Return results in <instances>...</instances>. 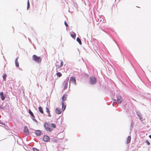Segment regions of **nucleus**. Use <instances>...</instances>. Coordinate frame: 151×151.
I'll use <instances>...</instances> for the list:
<instances>
[{"instance_id": "obj_25", "label": "nucleus", "mask_w": 151, "mask_h": 151, "mask_svg": "<svg viewBox=\"0 0 151 151\" xmlns=\"http://www.w3.org/2000/svg\"><path fill=\"white\" fill-rule=\"evenodd\" d=\"M137 115H138V116L140 118V120L142 119V116L141 115V114H137Z\"/></svg>"}, {"instance_id": "obj_29", "label": "nucleus", "mask_w": 151, "mask_h": 151, "mask_svg": "<svg viewBox=\"0 0 151 151\" xmlns=\"http://www.w3.org/2000/svg\"><path fill=\"white\" fill-rule=\"evenodd\" d=\"M149 137L150 139H151V135H150Z\"/></svg>"}, {"instance_id": "obj_1", "label": "nucleus", "mask_w": 151, "mask_h": 151, "mask_svg": "<svg viewBox=\"0 0 151 151\" xmlns=\"http://www.w3.org/2000/svg\"><path fill=\"white\" fill-rule=\"evenodd\" d=\"M44 127L46 131L48 132H51L56 127L55 124L45 122L44 124Z\"/></svg>"}, {"instance_id": "obj_24", "label": "nucleus", "mask_w": 151, "mask_h": 151, "mask_svg": "<svg viewBox=\"0 0 151 151\" xmlns=\"http://www.w3.org/2000/svg\"><path fill=\"white\" fill-rule=\"evenodd\" d=\"M6 76H7V75L6 74H4L3 76V79L4 80V81H5L6 80Z\"/></svg>"}, {"instance_id": "obj_13", "label": "nucleus", "mask_w": 151, "mask_h": 151, "mask_svg": "<svg viewBox=\"0 0 151 151\" xmlns=\"http://www.w3.org/2000/svg\"><path fill=\"white\" fill-rule=\"evenodd\" d=\"M62 110L64 111L65 109L66 105L65 104L64 102H62Z\"/></svg>"}, {"instance_id": "obj_10", "label": "nucleus", "mask_w": 151, "mask_h": 151, "mask_svg": "<svg viewBox=\"0 0 151 151\" xmlns=\"http://www.w3.org/2000/svg\"><path fill=\"white\" fill-rule=\"evenodd\" d=\"M29 113L32 116V119L34 121H36V119H35V116L34 115L33 113L30 110H29Z\"/></svg>"}, {"instance_id": "obj_28", "label": "nucleus", "mask_w": 151, "mask_h": 151, "mask_svg": "<svg viewBox=\"0 0 151 151\" xmlns=\"http://www.w3.org/2000/svg\"><path fill=\"white\" fill-rule=\"evenodd\" d=\"M64 24H65V26H66V27H68V24H67V23H66V21H65L64 22Z\"/></svg>"}, {"instance_id": "obj_16", "label": "nucleus", "mask_w": 151, "mask_h": 151, "mask_svg": "<svg viewBox=\"0 0 151 151\" xmlns=\"http://www.w3.org/2000/svg\"><path fill=\"white\" fill-rule=\"evenodd\" d=\"M46 111L48 114V116L49 117H50L51 115H50V111L49 109L47 107L46 108Z\"/></svg>"}, {"instance_id": "obj_9", "label": "nucleus", "mask_w": 151, "mask_h": 151, "mask_svg": "<svg viewBox=\"0 0 151 151\" xmlns=\"http://www.w3.org/2000/svg\"><path fill=\"white\" fill-rule=\"evenodd\" d=\"M117 101L119 103H121L122 101V97L120 96H118L117 97Z\"/></svg>"}, {"instance_id": "obj_19", "label": "nucleus", "mask_w": 151, "mask_h": 151, "mask_svg": "<svg viewBox=\"0 0 151 151\" xmlns=\"http://www.w3.org/2000/svg\"><path fill=\"white\" fill-rule=\"evenodd\" d=\"M39 110L40 112L42 114H43L44 113L43 110L42 109V108L41 107V106L39 107Z\"/></svg>"}, {"instance_id": "obj_5", "label": "nucleus", "mask_w": 151, "mask_h": 151, "mask_svg": "<svg viewBox=\"0 0 151 151\" xmlns=\"http://www.w3.org/2000/svg\"><path fill=\"white\" fill-rule=\"evenodd\" d=\"M62 87L63 88L64 90L66 89L68 87V81H64L63 82Z\"/></svg>"}, {"instance_id": "obj_27", "label": "nucleus", "mask_w": 151, "mask_h": 151, "mask_svg": "<svg viewBox=\"0 0 151 151\" xmlns=\"http://www.w3.org/2000/svg\"><path fill=\"white\" fill-rule=\"evenodd\" d=\"M33 150L34 151H39L38 149L36 148H33Z\"/></svg>"}, {"instance_id": "obj_15", "label": "nucleus", "mask_w": 151, "mask_h": 151, "mask_svg": "<svg viewBox=\"0 0 151 151\" xmlns=\"http://www.w3.org/2000/svg\"><path fill=\"white\" fill-rule=\"evenodd\" d=\"M35 134L37 135L40 136L41 134V132L40 130H36L35 132Z\"/></svg>"}, {"instance_id": "obj_3", "label": "nucleus", "mask_w": 151, "mask_h": 151, "mask_svg": "<svg viewBox=\"0 0 151 151\" xmlns=\"http://www.w3.org/2000/svg\"><path fill=\"white\" fill-rule=\"evenodd\" d=\"M96 82V79L93 77H90L89 79V83L91 84H94Z\"/></svg>"}, {"instance_id": "obj_23", "label": "nucleus", "mask_w": 151, "mask_h": 151, "mask_svg": "<svg viewBox=\"0 0 151 151\" xmlns=\"http://www.w3.org/2000/svg\"><path fill=\"white\" fill-rule=\"evenodd\" d=\"M27 4V10H28L29 7V6H30V4H29V0H28Z\"/></svg>"}, {"instance_id": "obj_6", "label": "nucleus", "mask_w": 151, "mask_h": 151, "mask_svg": "<svg viewBox=\"0 0 151 151\" xmlns=\"http://www.w3.org/2000/svg\"><path fill=\"white\" fill-rule=\"evenodd\" d=\"M63 60H61L60 61V65H56V68L57 70L58 69H59V70H60V69L61 67H62L63 65Z\"/></svg>"}, {"instance_id": "obj_17", "label": "nucleus", "mask_w": 151, "mask_h": 151, "mask_svg": "<svg viewBox=\"0 0 151 151\" xmlns=\"http://www.w3.org/2000/svg\"><path fill=\"white\" fill-rule=\"evenodd\" d=\"M131 139V136H128L127 139V142H126L127 143V144L129 143L130 142Z\"/></svg>"}, {"instance_id": "obj_12", "label": "nucleus", "mask_w": 151, "mask_h": 151, "mask_svg": "<svg viewBox=\"0 0 151 151\" xmlns=\"http://www.w3.org/2000/svg\"><path fill=\"white\" fill-rule=\"evenodd\" d=\"M67 96L68 95L67 94H64V95H63L62 98V102H64V101L66 100L67 98Z\"/></svg>"}, {"instance_id": "obj_4", "label": "nucleus", "mask_w": 151, "mask_h": 151, "mask_svg": "<svg viewBox=\"0 0 151 151\" xmlns=\"http://www.w3.org/2000/svg\"><path fill=\"white\" fill-rule=\"evenodd\" d=\"M73 83L74 85H76V81L75 78L74 77H71L70 80V83Z\"/></svg>"}, {"instance_id": "obj_26", "label": "nucleus", "mask_w": 151, "mask_h": 151, "mask_svg": "<svg viewBox=\"0 0 151 151\" xmlns=\"http://www.w3.org/2000/svg\"><path fill=\"white\" fill-rule=\"evenodd\" d=\"M146 142L148 145H150V143L148 140H146Z\"/></svg>"}, {"instance_id": "obj_21", "label": "nucleus", "mask_w": 151, "mask_h": 151, "mask_svg": "<svg viewBox=\"0 0 151 151\" xmlns=\"http://www.w3.org/2000/svg\"><path fill=\"white\" fill-rule=\"evenodd\" d=\"M76 40L80 45H81L82 44V42L79 38L77 37L76 39Z\"/></svg>"}, {"instance_id": "obj_2", "label": "nucleus", "mask_w": 151, "mask_h": 151, "mask_svg": "<svg viewBox=\"0 0 151 151\" xmlns=\"http://www.w3.org/2000/svg\"><path fill=\"white\" fill-rule=\"evenodd\" d=\"M33 60L38 63H40L42 61V59L40 57H38L36 55H33L32 56Z\"/></svg>"}, {"instance_id": "obj_14", "label": "nucleus", "mask_w": 151, "mask_h": 151, "mask_svg": "<svg viewBox=\"0 0 151 151\" xmlns=\"http://www.w3.org/2000/svg\"><path fill=\"white\" fill-rule=\"evenodd\" d=\"M62 111L58 108H57L55 110V112L57 114H60L61 113Z\"/></svg>"}, {"instance_id": "obj_11", "label": "nucleus", "mask_w": 151, "mask_h": 151, "mask_svg": "<svg viewBox=\"0 0 151 151\" xmlns=\"http://www.w3.org/2000/svg\"><path fill=\"white\" fill-rule=\"evenodd\" d=\"M0 97L1 98L2 100H4L5 96L4 95V93L3 92H1L0 93Z\"/></svg>"}, {"instance_id": "obj_18", "label": "nucleus", "mask_w": 151, "mask_h": 151, "mask_svg": "<svg viewBox=\"0 0 151 151\" xmlns=\"http://www.w3.org/2000/svg\"><path fill=\"white\" fill-rule=\"evenodd\" d=\"M18 58H17L15 60V64L16 66L17 67H18L19 66V64L17 61Z\"/></svg>"}, {"instance_id": "obj_8", "label": "nucleus", "mask_w": 151, "mask_h": 151, "mask_svg": "<svg viewBox=\"0 0 151 151\" xmlns=\"http://www.w3.org/2000/svg\"><path fill=\"white\" fill-rule=\"evenodd\" d=\"M49 137L47 135L44 136L43 137V140L45 142H47L50 140Z\"/></svg>"}, {"instance_id": "obj_7", "label": "nucleus", "mask_w": 151, "mask_h": 151, "mask_svg": "<svg viewBox=\"0 0 151 151\" xmlns=\"http://www.w3.org/2000/svg\"><path fill=\"white\" fill-rule=\"evenodd\" d=\"M24 132L27 135H28L29 134V130L26 126H25L24 127Z\"/></svg>"}, {"instance_id": "obj_22", "label": "nucleus", "mask_w": 151, "mask_h": 151, "mask_svg": "<svg viewBox=\"0 0 151 151\" xmlns=\"http://www.w3.org/2000/svg\"><path fill=\"white\" fill-rule=\"evenodd\" d=\"M56 74L57 76L59 77H60L62 76V74L61 73L59 72L57 73Z\"/></svg>"}, {"instance_id": "obj_20", "label": "nucleus", "mask_w": 151, "mask_h": 151, "mask_svg": "<svg viewBox=\"0 0 151 151\" xmlns=\"http://www.w3.org/2000/svg\"><path fill=\"white\" fill-rule=\"evenodd\" d=\"M71 36L73 38H75L76 37V34L73 32L70 34Z\"/></svg>"}, {"instance_id": "obj_30", "label": "nucleus", "mask_w": 151, "mask_h": 151, "mask_svg": "<svg viewBox=\"0 0 151 151\" xmlns=\"http://www.w3.org/2000/svg\"><path fill=\"white\" fill-rule=\"evenodd\" d=\"M0 109L2 108V106H0Z\"/></svg>"}]
</instances>
